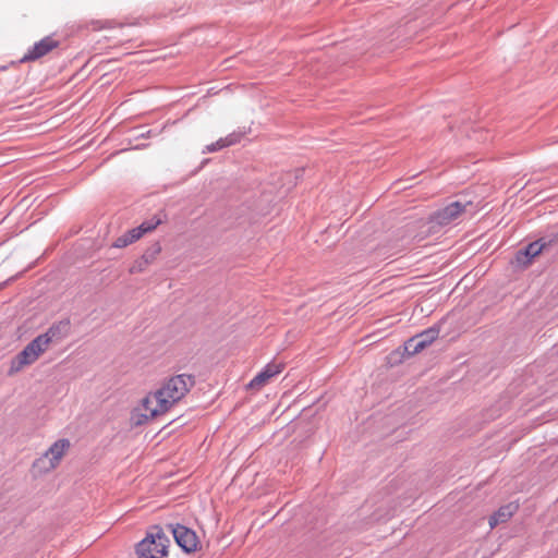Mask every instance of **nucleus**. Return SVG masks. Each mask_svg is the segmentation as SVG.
I'll list each match as a JSON object with an SVG mask.
<instances>
[{
  "instance_id": "obj_1",
  "label": "nucleus",
  "mask_w": 558,
  "mask_h": 558,
  "mask_svg": "<svg viewBox=\"0 0 558 558\" xmlns=\"http://www.w3.org/2000/svg\"><path fill=\"white\" fill-rule=\"evenodd\" d=\"M195 385V376L180 374L169 378L154 392L156 405L150 411L151 417L163 415L177 404Z\"/></svg>"
},
{
  "instance_id": "obj_2",
  "label": "nucleus",
  "mask_w": 558,
  "mask_h": 558,
  "mask_svg": "<svg viewBox=\"0 0 558 558\" xmlns=\"http://www.w3.org/2000/svg\"><path fill=\"white\" fill-rule=\"evenodd\" d=\"M169 537L160 525H153L146 536L136 544L135 553L137 558H163L168 556Z\"/></svg>"
},
{
  "instance_id": "obj_3",
  "label": "nucleus",
  "mask_w": 558,
  "mask_h": 558,
  "mask_svg": "<svg viewBox=\"0 0 558 558\" xmlns=\"http://www.w3.org/2000/svg\"><path fill=\"white\" fill-rule=\"evenodd\" d=\"M166 529L172 534L177 545L185 554H193L199 549L198 536L192 529L180 523H167Z\"/></svg>"
},
{
  "instance_id": "obj_4",
  "label": "nucleus",
  "mask_w": 558,
  "mask_h": 558,
  "mask_svg": "<svg viewBox=\"0 0 558 558\" xmlns=\"http://www.w3.org/2000/svg\"><path fill=\"white\" fill-rule=\"evenodd\" d=\"M468 205H472V202H451L446 207L433 213L429 222L438 226H447L458 219L465 211Z\"/></svg>"
},
{
  "instance_id": "obj_5",
  "label": "nucleus",
  "mask_w": 558,
  "mask_h": 558,
  "mask_svg": "<svg viewBox=\"0 0 558 558\" xmlns=\"http://www.w3.org/2000/svg\"><path fill=\"white\" fill-rule=\"evenodd\" d=\"M538 239L517 251L514 259L511 262L517 267L527 268L533 259L544 252V244L539 243Z\"/></svg>"
},
{
  "instance_id": "obj_6",
  "label": "nucleus",
  "mask_w": 558,
  "mask_h": 558,
  "mask_svg": "<svg viewBox=\"0 0 558 558\" xmlns=\"http://www.w3.org/2000/svg\"><path fill=\"white\" fill-rule=\"evenodd\" d=\"M59 46V41L51 36H46L39 41L35 43L27 52L22 57L21 62L35 61L46 56L52 49Z\"/></svg>"
},
{
  "instance_id": "obj_7",
  "label": "nucleus",
  "mask_w": 558,
  "mask_h": 558,
  "mask_svg": "<svg viewBox=\"0 0 558 558\" xmlns=\"http://www.w3.org/2000/svg\"><path fill=\"white\" fill-rule=\"evenodd\" d=\"M39 355L27 344L21 352H19L10 362L8 371L9 376H13L21 372L25 366H28L37 361Z\"/></svg>"
},
{
  "instance_id": "obj_8",
  "label": "nucleus",
  "mask_w": 558,
  "mask_h": 558,
  "mask_svg": "<svg viewBox=\"0 0 558 558\" xmlns=\"http://www.w3.org/2000/svg\"><path fill=\"white\" fill-rule=\"evenodd\" d=\"M284 368L283 363H269L260 371L247 385L248 389H259L265 386L270 378L280 374Z\"/></svg>"
},
{
  "instance_id": "obj_9",
  "label": "nucleus",
  "mask_w": 558,
  "mask_h": 558,
  "mask_svg": "<svg viewBox=\"0 0 558 558\" xmlns=\"http://www.w3.org/2000/svg\"><path fill=\"white\" fill-rule=\"evenodd\" d=\"M518 510L519 505L515 502H509L499 507V509L489 518L490 527H495L500 523L507 522Z\"/></svg>"
},
{
  "instance_id": "obj_10",
  "label": "nucleus",
  "mask_w": 558,
  "mask_h": 558,
  "mask_svg": "<svg viewBox=\"0 0 558 558\" xmlns=\"http://www.w3.org/2000/svg\"><path fill=\"white\" fill-rule=\"evenodd\" d=\"M243 135H244L243 132L234 131V132L228 134L226 137H220L215 143H211V144L207 145L203 149V153H214V151H218V150H220L222 148H226V147H229V146H233V145L238 144L241 141Z\"/></svg>"
},
{
  "instance_id": "obj_11",
  "label": "nucleus",
  "mask_w": 558,
  "mask_h": 558,
  "mask_svg": "<svg viewBox=\"0 0 558 558\" xmlns=\"http://www.w3.org/2000/svg\"><path fill=\"white\" fill-rule=\"evenodd\" d=\"M71 329V322L69 318L61 319L53 323L45 332L49 337V341L57 342L64 339Z\"/></svg>"
},
{
  "instance_id": "obj_12",
  "label": "nucleus",
  "mask_w": 558,
  "mask_h": 558,
  "mask_svg": "<svg viewBox=\"0 0 558 558\" xmlns=\"http://www.w3.org/2000/svg\"><path fill=\"white\" fill-rule=\"evenodd\" d=\"M70 448V440L62 438L57 440L47 451L46 456L51 454L50 468H56L60 462L62 456Z\"/></svg>"
},
{
  "instance_id": "obj_13",
  "label": "nucleus",
  "mask_w": 558,
  "mask_h": 558,
  "mask_svg": "<svg viewBox=\"0 0 558 558\" xmlns=\"http://www.w3.org/2000/svg\"><path fill=\"white\" fill-rule=\"evenodd\" d=\"M168 219V216L165 210H160L158 214H156L151 219L143 221L137 228L138 234L142 235V238L153 232L157 229L158 226L166 222Z\"/></svg>"
},
{
  "instance_id": "obj_14",
  "label": "nucleus",
  "mask_w": 558,
  "mask_h": 558,
  "mask_svg": "<svg viewBox=\"0 0 558 558\" xmlns=\"http://www.w3.org/2000/svg\"><path fill=\"white\" fill-rule=\"evenodd\" d=\"M440 328H441V325L438 323V324H435L434 326L423 330L422 332L416 333L415 336L422 342H424L425 345L429 347L439 337Z\"/></svg>"
},
{
  "instance_id": "obj_15",
  "label": "nucleus",
  "mask_w": 558,
  "mask_h": 558,
  "mask_svg": "<svg viewBox=\"0 0 558 558\" xmlns=\"http://www.w3.org/2000/svg\"><path fill=\"white\" fill-rule=\"evenodd\" d=\"M50 343L52 342L49 341V337H47V335L44 332L38 335L28 344L40 356V354H43L48 349Z\"/></svg>"
},
{
  "instance_id": "obj_16",
  "label": "nucleus",
  "mask_w": 558,
  "mask_h": 558,
  "mask_svg": "<svg viewBox=\"0 0 558 558\" xmlns=\"http://www.w3.org/2000/svg\"><path fill=\"white\" fill-rule=\"evenodd\" d=\"M160 252H161V245H160V242L157 241V242L153 243L149 247L146 248V251L143 253L142 257L148 265H150L156 259V257L160 254Z\"/></svg>"
},
{
  "instance_id": "obj_17",
  "label": "nucleus",
  "mask_w": 558,
  "mask_h": 558,
  "mask_svg": "<svg viewBox=\"0 0 558 558\" xmlns=\"http://www.w3.org/2000/svg\"><path fill=\"white\" fill-rule=\"evenodd\" d=\"M404 359H407V356L404 355V353L402 352L400 347H398L396 350L391 351L386 356L387 364L390 367L401 364L404 361Z\"/></svg>"
},
{
  "instance_id": "obj_18",
  "label": "nucleus",
  "mask_w": 558,
  "mask_h": 558,
  "mask_svg": "<svg viewBox=\"0 0 558 558\" xmlns=\"http://www.w3.org/2000/svg\"><path fill=\"white\" fill-rule=\"evenodd\" d=\"M538 241H541V244H544V251L558 246V231L548 233L539 238Z\"/></svg>"
},
{
  "instance_id": "obj_19",
  "label": "nucleus",
  "mask_w": 558,
  "mask_h": 558,
  "mask_svg": "<svg viewBox=\"0 0 558 558\" xmlns=\"http://www.w3.org/2000/svg\"><path fill=\"white\" fill-rule=\"evenodd\" d=\"M400 348L407 357H411L418 353V351H416L417 345H415L414 336L409 338L402 345H400Z\"/></svg>"
},
{
  "instance_id": "obj_20",
  "label": "nucleus",
  "mask_w": 558,
  "mask_h": 558,
  "mask_svg": "<svg viewBox=\"0 0 558 558\" xmlns=\"http://www.w3.org/2000/svg\"><path fill=\"white\" fill-rule=\"evenodd\" d=\"M154 418L155 417L150 416V413L149 414L140 413L136 410H134L131 414V421L134 426L143 425V424L147 423L149 420H154Z\"/></svg>"
},
{
  "instance_id": "obj_21",
  "label": "nucleus",
  "mask_w": 558,
  "mask_h": 558,
  "mask_svg": "<svg viewBox=\"0 0 558 558\" xmlns=\"http://www.w3.org/2000/svg\"><path fill=\"white\" fill-rule=\"evenodd\" d=\"M147 266H148V264L141 256L133 263V265L130 267L129 271H130V274H140V272H143L147 268Z\"/></svg>"
},
{
  "instance_id": "obj_22",
  "label": "nucleus",
  "mask_w": 558,
  "mask_h": 558,
  "mask_svg": "<svg viewBox=\"0 0 558 558\" xmlns=\"http://www.w3.org/2000/svg\"><path fill=\"white\" fill-rule=\"evenodd\" d=\"M124 235L126 236V239H128V241L130 242V244H132V243H134V242L138 241V240L142 238V235H141V234H138V230H137V228H133V229H131V230H128V231L124 233Z\"/></svg>"
},
{
  "instance_id": "obj_23",
  "label": "nucleus",
  "mask_w": 558,
  "mask_h": 558,
  "mask_svg": "<svg viewBox=\"0 0 558 558\" xmlns=\"http://www.w3.org/2000/svg\"><path fill=\"white\" fill-rule=\"evenodd\" d=\"M156 403L155 399H154V393H149L147 395L145 398L142 399V405L143 408L146 410V411H151V404L153 403Z\"/></svg>"
},
{
  "instance_id": "obj_24",
  "label": "nucleus",
  "mask_w": 558,
  "mask_h": 558,
  "mask_svg": "<svg viewBox=\"0 0 558 558\" xmlns=\"http://www.w3.org/2000/svg\"><path fill=\"white\" fill-rule=\"evenodd\" d=\"M130 245V242L128 241L126 236L122 234L121 236L117 238L113 242L112 246L117 248H122Z\"/></svg>"
},
{
  "instance_id": "obj_25",
  "label": "nucleus",
  "mask_w": 558,
  "mask_h": 558,
  "mask_svg": "<svg viewBox=\"0 0 558 558\" xmlns=\"http://www.w3.org/2000/svg\"><path fill=\"white\" fill-rule=\"evenodd\" d=\"M92 26L94 31H99L109 27V22L92 21Z\"/></svg>"
},
{
  "instance_id": "obj_26",
  "label": "nucleus",
  "mask_w": 558,
  "mask_h": 558,
  "mask_svg": "<svg viewBox=\"0 0 558 558\" xmlns=\"http://www.w3.org/2000/svg\"><path fill=\"white\" fill-rule=\"evenodd\" d=\"M157 135V133L154 130H147L146 132H142L136 135V138H149Z\"/></svg>"
},
{
  "instance_id": "obj_27",
  "label": "nucleus",
  "mask_w": 558,
  "mask_h": 558,
  "mask_svg": "<svg viewBox=\"0 0 558 558\" xmlns=\"http://www.w3.org/2000/svg\"><path fill=\"white\" fill-rule=\"evenodd\" d=\"M414 340H415V345H417L416 351H418V353L428 347V345H425V343L422 342L416 336H414Z\"/></svg>"
},
{
  "instance_id": "obj_28",
  "label": "nucleus",
  "mask_w": 558,
  "mask_h": 558,
  "mask_svg": "<svg viewBox=\"0 0 558 558\" xmlns=\"http://www.w3.org/2000/svg\"><path fill=\"white\" fill-rule=\"evenodd\" d=\"M402 182H403V180H398V181L393 182L392 187L396 189V193H398L401 190L408 189V186L401 184Z\"/></svg>"
},
{
  "instance_id": "obj_29",
  "label": "nucleus",
  "mask_w": 558,
  "mask_h": 558,
  "mask_svg": "<svg viewBox=\"0 0 558 558\" xmlns=\"http://www.w3.org/2000/svg\"><path fill=\"white\" fill-rule=\"evenodd\" d=\"M477 171H480V170L476 169V170L472 171L470 174L475 175Z\"/></svg>"
},
{
  "instance_id": "obj_30",
  "label": "nucleus",
  "mask_w": 558,
  "mask_h": 558,
  "mask_svg": "<svg viewBox=\"0 0 558 558\" xmlns=\"http://www.w3.org/2000/svg\"><path fill=\"white\" fill-rule=\"evenodd\" d=\"M146 145H136L135 148H143L145 147Z\"/></svg>"
},
{
  "instance_id": "obj_31",
  "label": "nucleus",
  "mask_w": 558,
  "mask_h": 558,
  "mask_svg": "<svg viewBox=\"0 0 558 558\" xmlns=\"http://www.w3.org/2000/svg\"><path fill=\"white\" fill-rule=\"evenodd\" d=\"M4 284H5V283H1V284H0V289H2V287H3Z\"/></svg>"
}]
</instances>
